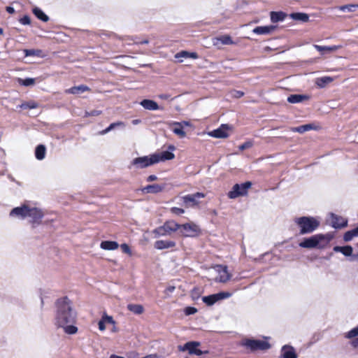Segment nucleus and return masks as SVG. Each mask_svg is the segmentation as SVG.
I'll list each match as a JSON object with an SVG mask.
<instances>
[{"label":"nucleus","instance_id":"nucleus-28","mask_svg":"<svg viewBox=\"0 0 358 358\" xmlns=\"http://www.w3.org/2000/svg\"><path fill=\"white\" fill-rule=\"evenodd\" d=\"M286 17H287V14L282 11L271 12V20L272 22H278L283 21Z\"/></svg>","mask_w":358,"mask_h":358},{"label":"nucleus","instance_id":"nucleus-17","mask_svg":"<svg viewBox=\"0 0 358 358\" xmlns=\"http://www.w3.org/2000/svg\"><path fill=\"white\" fill-rule=\"evenodd\" d=\"M155 159H157V163L159 162H164L166 160H171L175 157L174 154L169 150L162 151L160 153H156L153 155Z\"/></svg>","mask_w":358,"mask_h":358},{"label":"nucleus","instance_id":"nucleus-61","mask_svg":"<svg viewBox=\"0 0 358 358\" xmlns=\"http://www.w3.org/2000/svg\"><path fill=\"white\" fill-rule=\"evenodd\" d=\"M109 358H124V357H121V356H118V355H116L113 354V355H111L110 356V357H109Z\"/></svg>","mask_w":358,"mask_h":358},{"label":"nucleus","instance_id":"nucleus-51","mask_svg":"<svg viewBox=\"0 0 358 358\" xmlns=\"http://www.w3.org/2000/svg\"><path fill=\"white\" fill-rule=\"evenodd\" d=\"M101 114V110H91L90 112H86L85 115L86 116H98Z\"/></svg>","mask_w":358,"mask_h":358},{"label":"nucleus","instance_id":"nucleus-37","mask_svg":"<svg viewBox=\"0 0 358 358\" xmlns=\"http://www.w3.org/2000/svg\"><path fill=\"white\" fill-rule=\"evenodd\" d=\"M202 301L208 306H212L215 303H216L218 300H217V295L215 294H211V295L203 296L202 298Z\"/></svg>","mask_w":358,"mask_h":358},{"label":"nucleus","instance_id":"nucleus-22","mask_svg":"<svg viewBox=\"0 0 358 358\" xmlns=\"http://www.w3.org/2000/svg\"><path fill=\"white\" fill-rule=\"evenodd\" d=\"M275 27L273 25L268 26H259L253 29V33L259 35H265L270 34L273 30H275Z\"/></svg>","mask_w":358,"mask_h":358},{"label":"nucleus","instance_id":"nucleus-18","mask_svg":"<svg viewBox=\"0 0 358 358\" xmlns=\"http://www.w3.org/2000/svg\"><path fill=\"white\" fill-rule=\"evenodd\" d=\"M171 131L180 138H183L185 136L186 134L183 131L182 123H180L178 122H173L171 124Z\"/></svg>","mask_w":358,"mask_h":358},{"label":"nucleus","instance_id":"nucleus-62","mask_svg":"<svg viewBox=\"0 0 358 358\" xmlns=\"http://www.w3.org/2000/svg\"><path fill=\"white\" fill-rule=\"evenodd\" d=\"M180 123H182V126H189L190 124L189 122H187V121H182V122H180Z\"/></svg>","mask_w":358,"mask_h":358},{"label":"nucleus","instance_id":"nucleus-49","mask_svg":"<svg viewBox=\"0 0 358 358\" xmlns=\"http://www.w3.org/2000/svg\"><path fill=\"white\" fill-rule=\"evenodd\" d=\"M120 248L123 252L129 254V255L131 254V250L127 244L123 243L120 245Z\"/></svg>","mask_w":358,"mask_h":358},{"label":"nucleus","instance_id":"nucleus-36","mask_svg":"<svg viewBox=\"0 0 358 358\" xmlns=\"http://www.w3.org/2000/svg\"><path fill=\"white\" fill-rule=\"evenodd\" d=\"M313 128H314V126L313 124H303V125H301L299 127H293V128H292V131L294 132H298L300 134H303L306 131L313 129Z\"/></svg>","mask_w":358,"mask_h":358},{"label":"nucleus","instance_id":"nucleus-41","mask_svg":"<svg viewBox=\"0 0 358 358\" xmlns=\"http://www.w3.org/2000/svg\"><path fill=\"white\" fill-rule=\"evenodd\" d=\"M18 107L22 109H34L38 107V104L34 101L24 102L19 105Z\"/></svg>","mask_w":358,"mask_h":358},{"label":"nucleus","instance_id":"nucleus-57","mask_svg":"<svg viewBox=\"0 0 358 358\" xmlns=\"http://www.w3.org/2000/svg\"><path fill=\"white\" fill-rule=\"evenodd\" d=\"M351 345H352L353 347H355V348L358 347V338H355V339L352 340V341H351Z\"/></svg>","mask_w":358,"mask_h":358},{"label":"nucleus","instance_id":"nucleus-13","mask_svg":"<svg viewBox=\"0 0 358 358\" xmlns=\"http://www.w3.org/2000/svg\"><path fill=\"white\" fill-rule=\"evenodd\" d=\"M180 233L185 236H194L199 231V227L194 224H180Z\"/></svg>","mask_w":358,"mask_h":358},{"label":"nucleus","instance_id":"nucleus-1","mask_svg":"<svg viewBox=\"0 0 358 358\" xmlns=\"http://www.w3.org/2000/svg\"><path fill=\"white\" fill-rule=\"evenodd\" d=\"M55 324L64 329L67 334H74L78 328L73 324L76 320V312L68 297L58 299L56 302Z\"/></svg>","mask_w":358,"mask_h":358},{"label":"nucleus","instance_id":"nucleus-52","mask_svg":"<svg viewBox=\"0 0 358 358\" xmlns=\"http://www.w3.org/2000/svg\"><path fill=\"white\" fill-rule=\"evenodd\" d=\"M252 146V143L250 141H247L242 145H239L238 148L240 150H244L247 148H249Z\"/></svg>","mask_w":358,"mask_h":358},{"label":"nucleus","instance_id":"nucleus-2","mask_svg":"<svg viewBox=\"0 0 358 358\" xmlns=\"http://www.w3.org/2000/svg\"><path fill=\"white\" fill-rule=\"evenodd\" d=\"M333 236L330 234H318L311 236L303 240L299 243V247L303 248H324L332 239Z\"/></svg>","mask_w":358,"mask_h":358},{"label":"nucleus","instance_id":"nucleus-64","mask_svg":"<svg viewBox=\"0 0 358 358\" xmlns=\"http://www.w3.org/2000/svg\"><path fill=\"white\" fill-rule=\"evenodd\" d=\"M159 97L161 99H166L169 98V95H167V94H162V95L159 96Z\"/></svg>","mask_w":358,"mask_h":358},{"label":"nucleus","instance_id":"nucleus-8","mask_svg":"<svg viewBox=\"0 0 358 358\" xmlns=\"http://www.w3.org/2000/svg\"><path fill=\"white\" fill-rule=\"evenodd\" d=\"M43 216L44 213L41 209L29 206L27 217L30 218L29 222L34 228L40 224Z\"/></svg>","mask_w":358,"mask_h":358},{"label":"nucleus","instance_id":"nucleus-30","mask_svg":"<svg viewBox=\"0 0 358 358\" xmlns=\"http://www.w3.org/2000/svg\"><path fill=\"white\" fill-rule=\"evenodd\" d=\"M46 148L43 145H38L35 150V157L38 160H42L45 157Z\"/></svg>","mask_w":358,"mask_h":358},{"label":"nucleus","instance_id":"nucleus-15","mask_svg":"<svg viewBox=\"0 0 358 358\" xmlns=\"http://www.w3.org/2000/svg\"><path fill=\"white\" fill-rule=\"evenodd\" d=\"M331 226L335 229L345 227L348 224V220L334 213H331Z\"/></svg>","mask_w":358,"mask_h":358},{"label":"nucleus","instance_id":"nucleus-59","mask_svg":"<svg viewBox=\"0 0 358 358\" xmlns=\"http://www.w3.org/2000/svg\"><path fill=\"white\" fill-rule=\"evenodd\" d=\"M143 358H157L156 355H149L143 357Z\"/></svg>","mask_w":358,"mask_h":358},{"label":"nucleus","instance_id":"nucleus-26","mask_svg":"<svg viewBox=\"0 0 358 358\" xmlns=\"http://www.w3.org/2000/svg\"><path fill=\"white\" fill-rule=\"evenodd\" d=\"M289 17L296 21L306 22L309 20V15L304 13H292L289 14Z\"/></svg>","mask_w":358,"mask_h":358},{"label":"nucleus","instance_id":"nucleus-35","mask_svg":"<svg viewBox=\"0 0 358 358\" xmlns=\"http://www.w3.org/2000/svg\"><path fill=\"white\" fill-rule=\"evenodd\" d=\"M124 126H125L124 123L123 122H121V121H118V122H116L111 123L107 128H106L105 129H103L101 131H100V134L105 135V134H106L107 133L110 132V131H112L113 129H114L116 127H124Z\"/></svg>","mask_w":358,"mask_h":358},{"label":"nucleus","instance_id":"nucleus-29","mask_svg":"<svg viewBox=\"0 0 358 358\" xmlns=\"http://www.w3.org/2000/svg\"><path fill=\"white\" fill-rule=\"evenodd\" d=\"M314 48L319 51L322 55L325 54L327 52H333L336 51L339 48V46L332 45V46H322L319 45H314Z\"/></svg>","mask_w":358,"mask_h":358},{"label":"nucleus","instance_id":"nucleus-55","mask_svg":"<svg viewBox=\"0 0 358 358\" xmlns=\"http://www.w3.org/2000/svg\"><path fill=\"white\" fill-rule=\"evenodd\" d=\"M157 179V177L155 175H150L147 178L148 182H152L154 180H156Z\"/></svg>","mask_w":358,"mask_h":358},{"label":"nucleus","instance_id":"nucleus-43","mask_svg":"<svg viewBox=\"0 0 358 358\" xmlns=\"http://www.w3.org/2000/svg\"><path fill=\"white\" fill-rule=\"evenodd\" d=\"M358 336V326L353 328L347 333L346 338H352Z\"/></svg>","mask_w":358,"mask_h":358},{"label":"nucleus","instance_id":"nucleus-53","mask_svg":"<svg viewBox=\"0 0 358 358\" xmlns=\"http://www.w3.org/2000/svg\"><path fill=\"white\" fill-rule=\"evenodd\" d=\"M244 95V93L241 91H234L233 96L236 98H241Z\"/></svg>","mask_w":358,"mask_h":358},{"label":"nucleus","instance_id":"nucleus-47","mask_svg":"<svg viewBox=\"0 0 358 358\" xmlns=\"http://www.w3.org/2000/svg\"><path fill=\"white\" fill-rule=\"evenodd\" d=\"M19 21L23 25H28L31 23L30 17L28 15H24Z\"/></svg>","mask_w":358,"mask_h":358},{"label":"nucleus","instance_id":"nucleus-63","mask_svg":"<svg viewBox=\"0 0 358 358\" xmlns=\"http://www.w3.org/2000/svg\"><path fill=\"white\" fill-rule=\"evenodd\" d=\"M148 43H149V41L145 39V40H143V41H142L141 42H138V43H139V44H148Z\"/></svg>","mask_w":358,"mask_h":358},{"label":"nucleus","instance_id":"nucleus-56","mask_svg":"<svg viewBox=\"0 0 358 358\" xmlns=\"http://www.w3.org/2000/svg\"><path fill=\"white\" fill-rule=\"evenodd\" d=\"M6 9V11H7L8 13H10V14H13V13H15V9H14V8H13V7H12V6H7Z\"/></svg>","mask_w":358,"mask_h":358},{"label":"nucleus","instance_id":"nucleus-7","mask_svg":"<svg viewBox=\"0 0 358 358\" xmlns=\"http://www.w3.org/2000/svg\"><path fill=\"white\" fill-rule=\"evenodd\" d=\"M200 345V343L196 341H189L186 343L184 345L178 346L180 351H188L190 355H196L201 356L202 355H206L208 352L207 350H201L199 349V346Z\"/></svg>","mask_w":358,"mask_h":358},{"label":"nucleus","instance_id":"nucleus-3","mask_svg":"<svg viewBox=\"0 0 358 358\" xmlns=\"http://www.w3.org/2000/svg\"><path fill=\"white\" fill-rule=\"evenodd\" d=\"M294 222L299 228V234L301 235L311 234L320 226V222L317 217L310 216H302L295 219Z\"/></svg>","mask_w":358,"mask_h":358},{"label":"nucleus","instance_id":"nucleus-20","mask_svg":"<svg viewBox=\"0 0 358 358\" xmlns=\"http://www.w3.org/2000/svg\"><path fill=\"white\" fill-rule=\"evenodd\" d=\"M333 250L336 252H341L345 257H351L352 255L353 248L351 245L334 246Z\"/></svg>","mask_w":358,"mask_h":358},{"label":"nucleus","instance_id":"nucleus-21","mask_svg":"<svg viewBox=\"0 0 358 358\" xmlns=\"http://www.w3.org/2000/svg\"><path fill=\"white\" fill-rule=\"evenodd\" d=\"M309 98V96L306 94H294L287 97V101L290 103H298L308 100Z\"/></svg>","mask_w":358,"mask_h":358},{"label":"nucleus","instance_id":"nucleus-58","mask_svg":"<svg viewBox=\"0 0 358 358\" xmlns=\"http://www.w3.org/2000/svg\"><path fill=\"white\" fill-rule=\"evenodd\" d=\"M189 57L196 59L198 57V55L196 52H189Z\"/></svg>","mask_w":358,"mask_h":358},{"label":"nucleus","instance_id":"nucleus-19","mask_svg":"<svg viewBox=\"0 0 358 358\" xmlns=\"http://www.w3.org/2000/svg\"><path fill=\"white\" fill-rule=\"evenodd\" d=\"M141 106L149 110H157L160 108L157 102L150 99H143L140 102Z\"/></svg>","mask_w":358,"mask_h":358},{"label":"nucleus","instance_id":"nucleus-16","mask_svg":"<svg viewBox=\"0 0 358 358\" xmlns=\"http://www.w3.org/2000/svg\"><path fill=\"white\" fill-rule=\"evenodd\" d=\"M280 358H297L295 349L289 345H285L281 349Z\"/></svg>","mask_w":358,"mask_h":358},{"label":"nucleus","instance_id":"nucleus-32","mask_svg":"<svg viewBox=\"0 0 358 358\" xmlns=\"http://www.w3.org/2000/svg\"><path fill=\"white\" fill-rule=\"evenodd\" d=\"M127 309L136 315H140L144 311L143 306L140 304L129 303L127 305Z\"/></svg>","mask_w":358,"mask_h":358},{"label":"nucleus","instance_id":"nucleus-48","mask_svg":"<svg viewBox=\"0 0 358 358\" xmlns=\"http://www.w3.org/2000/svg\"><path fill=\"white\" fill-rule=\"evenodd\" d=\"M189 52H187V51H181V52H178V53H177L175 55V57L176 59H180V57L187 58V57H189Z\"/></svg>","mask_w":358,"mask_h":358},{"label":"nucleus","instance_id":"nucleus-39","mask_svg":"<svg viewBox=\"0 0 358 358\" xmlns=\"http://www.w3.org/2000/svg\"><path fill=\"white\" fill-rule=\"evenodd\" d=\"M217 41H220L222 45H231L234 43L231 36L228 35H224L217 38Z\"/></svg>","mask_w":358,"mask_h":358},{"label":"nucleus","instance_id":"nucleus-50","mask_svg":"<svg viewBox=\"0 0 358 358\" xmlns=\"http://www.w3.org/2000/svg\"><path fill=\"white\" fill-rule=\"evenodd\" d=\"M171 212L176 215H181L185 213V210L182 208L173 207L171 208Z\"/></svg>","mask_w":358,"mask_h":358},{"label":"nucleus","instance_id":"nucleus-42","mask_svg":"<svg viewBox=\"0 0 358 358\" xmlns=\"http://www.w3.org/2000/svg\"><path fill=\"white\" fill-rule=\"evenodd\" d=\"M24 52L26 57L39 56L41 53V50L35 49H24Z\"/></svg>","mask_w":358,"mask_h":358},{"label":"nucleus","instance_id":"nucleus-60","mask_svg":"<svg viewBox=\"0 0 358 358\" xmlns=\"http://www.w3.org/2000/svg\"><path fill=\"white\" fill-rule=\"evenodd\" d=\"M140 122H141V120H138V119L132 120V124L134 125H136V124H139Z\"/></svg>","mask_w":358,"mask_h":358},{"label":"nucleus","instance_id":"nucleus-12","mask_svg":"<svg viewBox=\"0 0 358 358\" xmlns=\"http://www.w3.org/2000/svg\"><path fill=\"white\" fill-rule=\"evenodd\" d=\"M214 268L218 273V276L216 278L217 281L220 282H226L230 279L231 275L228 272L227 266L217 264L214 266Z\"/></svg>","mask_w":358,"mask_h":358},{"label":"nucleus","instance_id":"nucleus-45","mask_svg":"<svg viewBox=\"0 0 358 358\" xmlns=\"http://www.w3.org/2000/svg\"><path fill=\"white\" fill-rule=\"evenodd\" d=\"M197 312V309L194 307H187L185 309V313L186 315H190L196 313Z\"/></svg>","mask_w":358,"mask_h":358},{"label":"nucleus","instance_id":"nucleus-40","mask_svg":"<svg viewBox=\"0 0 358 358\" xmlns=\"http://www.w3.org/2000/svg\"><path fill=\"white\" fill-rule=\"evenodd\" d=\"M18 82L21 85L27 87L34 85L35 84V79L31 78H27L25 79L19 78Z\"/></svg>","mask_w":358,"mask_h":358},{"label":"nucleus","instance_id":"nucleus-31","mask_svg":"<svg viewBox=\"0 0 358 358\" xmlns=\"http://www.w3.org/2000/svg\"><path fill=\"white\" fill-rule=\"evenodd\" d=\"M32 11L36 17L43 22H48L49 20V17L41 8L35 7Z\"/></svg>","mask_w":358,"mask_h":358},{"label":"nucleus","instance_id":"nucleus-23","mask_svg":"<svg viewBox=\"0 0 358 358\" xmlns=\"http://www.w3.org/2000/svg\"><path fill=\"white\" fill-rule=\"evenodd\" d=\"M176 245V243L172 241L159 240L155 243V248L157 250H164L173 248Z\"/></svg>","mask_w":358,"mask_h":358},{"label":"nucleus","instance_id":"nucleus-14","mask_svg":"<svg viewBox=\"0 0 358 358\" xmlns=\"http://www.w3.org/2000/svg\"><path fill=\"white\" fill-rule=\"evenodd\" d=\"M204 194L200 192H197L196 194H188L183 196L182 200L183 202L187 206H194L198 204V199L203 198Z\"/></svg>","mask_w":358,"mask_h":358},{"label":"nucleus","instance_id":"nucleus-4","mask_svg":"<svg viewBox=\"0 0 358 358\" xmlns=\"http://www.w3.org/2000/svg\"><path fill=\"white\" fill-rule=\"evenodd\" d=\"M242 345L251 352L265 351L271 348V344L266 340L245 338Z\"/></svg>","mask_w":358,"mask_h":358},{"label":"nucleus","instance_id":"nucleus-27","mask_svg":"<svg viewBox=\"0 0 358 358\" xmlns=\"http://www.w3.org/2000/svg\"><path fill=\"white\" fill-rule=\"evenodd\" d=\"M163 187L157 184L149 185L142 189V191L145 193H159L162 192Z\"/></svg>","mask_w":358,"mask_h":358},{"label":"nucleus","instance_id":"nucleus-46","mask_svg":"<svg viewBox=\"0 0 358 358\" xmlns=\"http://www.w3.org/2000/svg\"><path fill=\"white\" fill-rule=\"evenodd\" d=\"M101 320H103L105 323H109V324H115V321H114L113 317L108 316L106 314H104L103 315Z\"/></svg>","mask_w":358,"mask_h":358},{"label":"nucleus","instance_id":"nucleus-6","mask_svg":"<svg viewBox=\"0 0 358 358\" xmlns=\"http://www.w3.org/2000/svg\"><path fill=\"white\" fill-rule=\"evenodd\" d=\"M252 187V182L250 181L241 184H235L231 190L227 194L231 199H236L239 196H243L248 194V189Z\"/></svg>","mask_w":358,"mask_h":358},{"label":"nucleus","instance_id":"nucleus-38","mask_svg":"<svg viewBox=\"0 0 358 358\" xmlns=\"http://www.w3.org/2000/svg\"><path fill=\"white\" fill-rule=\"evenodd\" d=\"M358 8V4H348L339 7V10L343 12H355Z\"/></svg>","mask_w":358,"mask_h":358},{"label":"nucleus","instance_id":"nucleus-24","mask_svg":"<svg viewBox=\"0 0 358 358\" xmlns=\"http://www.w3.org/2000/svg\"><path fill=\"white\" fill-rule=\"evenodd\" d=\"M90 90V88L84 85H80L78 86H74L69 89L65 90L66 94H80L86 91Z\"/></svg>","mask_w":358,"mask_h":358},{"label":"nucleus","instance_id":"nucleus-9","mask_svg":"<svg viewBox=\"0 0 358 358\" xmlns=\"http://www.w3.org/2000/svg\"><path fill=\"white\" fill-rule=\"evenodd\" d=\"M157 163V159H155L153 155L144 157H136L133 159L131 164L134 166H136L138 169L146 168L149 166H151L154 164Z\"/></svg>","mask_w":358,"mask_h":358},{"label":"nucleus","instance_id":"nucleus-10","mask_svg":"<svg viewBox=\"0 0 358 358\" xmlns=\"http://www.w3.org/2000/svg\"><path fill=\"white\" fill-rule=\"evenodd\" d=\"M29 206L28 205L24 204L13 208L9 213V216L12 218L24 220L27 217Z\"/></svg>","mask_w":358,"mask_h":358},{"label":"nucleus","instance_id":"nucleus-11","mask_svg":"<svg viewBox=\"0 0 358 358\" xmlns=\"http://www.w3.org/2000/svg\"><path fill=\"white\" fill-rule=\"evenodd\" d=\"M230 129L231 127L229 124H222L219 128L208 132V136L213 138H224L228 137V131L230 130Z\"/></svg>","mask_w":358,"mask_h":358},{"label":"nucleus","instance_id":"nucleus-33","mask_svg":"<svg viewBox=\"0 0 358 358\" xmlns=\"http://www.w3.org/2000/svg\"><path fill=\"white\" fill-rule=\"evenodd\" d=\"M358 236V227L346 231L343 235V240L345 242L350 241L354 237Z\"/></svg>","mask_w":358,"mask_h":358},{"label":"nucleus","instance_id":"nucleus-5","mask_svg":"<svg viewBox=\"0 0 358 358\" xmlns=\"http://www.w3.org/2000/svg\"><path fill=\"white\" fill-rule=\"evenodd\" d=\"M180 229V224L173 220H169L153 230L152 233L157 236H165L170 235L171 233L176 231Z\"/></svg>","mask_w":358,"mask_h":358},{"label":"nucleus","instance_id":"nucleus-25","mask_svg":"<svg viewBox=\"0 0 358 358\" xmlns=\"http://www.w3.org/2000/svg\"><path fill=\"white\" fill-rule=\"evenodd\" d=\"M100 247L105 250H114L118 248L119 244L116 241H104L101 243Z\"/></svg>","mask_w":358,"mask_h":358},{"label":"nucleus","instance_id":"nucleus-54","mask_svg":"<svg viewBox=\"0 0 358 358\" xmlns=\"http://www.w3.org/2000/svg\"><path fill=\"white\" fill-rule=\"evenodd\" d=\"M99 330L101 331H103L105 329H106V326H105V322L103 320H101L99 322Z\"/></svg>","mask_w":358,"mask_h":358},{"label":"nucleus","instance_id":"nucleus-44","mask_svg":"<svg viewBox=\"0 0 358 358\" xmlns=\"http://www.w3.org/2000/svg\"><path fill=\"white\" fill-rule=\"evenodd\" d=\"M215 294L217 295L218 301L221 300V299H224L229 298L231 296V293L226 292H219V293Z\"/></svg>","mask_w":358,"mask_h":358},{"label":"nucleus","instance_id":"nucleus-34","mask_svg":"<svg viewBox=\"0 0 358 358\" xmlns=\"http://www.w3.org/2000/svg\"><path fill=\"white\" fill-rule=\"evenodd\" d=\"M333 81V78L329 76H324L316 80L315 84L320 88L324 87L327 84Z\"/></svg>","mask_w":358,"mask_h":358}]
</instances>
